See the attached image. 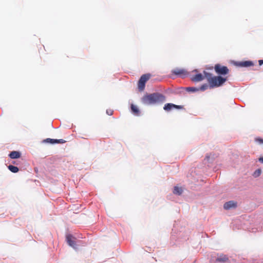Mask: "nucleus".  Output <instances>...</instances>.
Segmentation results:
<instances>
[{"label":"nucleus","mask_w":263,"mask_h":263,"mask_svg":"<svg viewBox=\"0 0 263 263\" xmlns=\"http://www.w3.org/2000/svg\"><path fill=\"white\" fill-rule=\"evenodd\" d=\"M237 65L240 67H250L253 66L254 64L251 61H246L243 62H240Z\"/></svg>","instance_id":"obj_10"},{"label":"nucleus","mask_w":263,"mask_h":263,"mask_svg":"<svg viewBox=\"0 0 263 263\" xmlns=\"http://www.w3.org/2000/svg\"><path fill=\"white\" fill-rule=\"evenodd\" d=\"M205 77H204V74L203 75L201 73H198L194 76H193L191 78V80L193 82H200L203 80Z\"/></svg>","instance_id":"obj_8"},{"label":"nucleus","mask_w":263,"mask_h":263,"mask_svg":"<svg viewBox=\"0 0 263 263\" xmlns=\"http://www.w3.org/2000/svg\"><path fill=\"white\" fill-rule=\"evenodd\" d=\"M131 110L132 112L136 115L139 116L140 115V111L138 107L134 104L131 105Z\"/></svg>","instance_id":"obj_12"},{"label":"nucleus","mask_w":263,"mask_h":263,"mask_svg":"<svg viewBox=\"0 0 263 263\" xmlns=\"http://www.w3.org/2000/svg\"><path fill=\"white\" fill-rule=\"evenodd\" d=\"M172 73L179 76L182 78H184L188 75L187 71L184 69L176 68L172 70Z\"/></svg>","instance_id":"obj_4"},{"label":"nucleus","mask_w":263,"mask_h":263,"mask_svg":"<svg viewBox=\"0 0 263 263\" xmlns=\"http://www.w3.org/2000/svg\"><path fill=\"white\" fill-rule=\"evenodd\" d=\"M229 260L228 257L224 254H218L217 257L216 258L215 261L220 262H225Z\"/></svg>","instance_id":"obj_7"},{"label":"nucleus","mask_w":263,"mask_h":263,"mask_svg":"<svg viewBox=\"0 0 263 263\" xmlns=\"http://www.w3.org/2000/svg\"><path fill=\"white\" fill-rule=\"evenodd\" d=\"M259 161L260 162H261V163H263V157H260L259 159Z\"/></svg>","instance_id":"obj_26"},{"label":"nucleus","mask_w":263,"mask_h":263,"mask_svg":"<svg viewBox=\"0 0 263 263\" xmlns=\"http://www.w3.org/2000/svg\"><path fill=\"white\" fill-rule=\"evenodd\" d=\"M214 69L217 74L221 75L227 74L229 71V70L227 66H222L219 64H217L215 65Z\"/></svg>","instance_id":"obj_3"},{"label":"nucleus","mask_w":263,"mask_h":263,"mask_svg":"<svg viewBox=\"0 0 263 263\" xmlns=\"http://www.w3.org/2000/svg\"><path fill=\"white\" fill-rule=\"evenodd\" d=\"M78 212H73V213L74 214H77Z\"/></svg>","instance_id":"obj_27"},{"label":"nucleus","mask_w":263,"mask_h":263,"mask_svg":"<svg viewBox=\"0 0 263 263\" xmlns=\"http://www.w3.org/2000/svg\"><path fill=\"white\" fill-rule=\"evenodd\" d=\"M145 84L140 79L138 81V88L140 91H143L145 88Z\"/></svg>","instance_id":"obj_14"},{"label":"nucleus","mask_w":263,"mask_h":263,"mask_svg":"<svg viewBox=\"0 0 263 263\" xmlns=\"http://www.w3.org/2000/svg\"><path fill=\"white\" fill-rule=\"evenodd\" d=\"M237 206V202L234 201H229L226 202L223 205V208L226 210H229L235 208Z\"/></svg>","instance_id":"obj_6"},{"label":"nucleus","mask_w":263,"mask_h":263,"mask_svg":"<svg viewBox=\"0 0 263 263\" xmlns=\"http://www.w3.org/2000/svg\"><path fill=\"white\" fill-rule=\"evenodd\" d=\"M9 156L11 159H17L21 157V154L17 151H12L9 154Z\"/></svg>","instance_id":"obj_11"},{"label":"nucleus","mask_w":263,"mask_h":263,"mask_svg":"<svg viewBox=\"0 0 263 263\" xmlns=\"http://www.w3.org/2000/svg\"><path fill=\"white\" fill-rule=\"evenodd\" d=\"M45 141L46 142L50 143L51 144H54V143H64L65 141L63 139H53L50 138H47L46 140H45Z\"/></svg>","instance_id":"obj_9"},{"label":"nucleus","mask_w":263,"mask_h":263,"mask_svg":"<svg viewBox=\"0 0 263 263\" xmlns=\"http://www.w3.org/2000/svg\"><path fill=\"white\" fill-rule=\"evenodd\" d=\"M165 100V96L159 93L145 95L141 99L142 102L147 105L163 102Z\"/></svg>","instance_id":"obj_1"},{"label":"nucleus","mask_w":263,"mask_h":263,"mask_svg":"<svg viewBox=\"0 0 263 263\" xmlns=\"http://www.w3.org/2000/svg\"><path fill=\"white\" fill-rule=\"evenodd\" d=\"M106 113H107L108 115H112V113H113V111H112V110H107V111H106Z\"/></svg>","instance_id":"obj_24"},{"label":"nucleus","mask_w":263,"mask_h":263,"mask_svg":"<svg viewBox=\"0 0 263 263\" xmlns=\"http://www.w3.org/2000/svg\"><path fill=\"white\" fill-rule=\"evenodd\" d=\"M66 240L68 244L71 247L76 249V238L72 235L68 234L66 236Z\"/></svg>","instance_id":"obj_5"},{"label":"nucleus","mask_w":263,"mask_h":263,"mask_svg":"<svg viewBox=\"0 0 263 263\" xmlns=\"http://www.w3.org/2000/svg\"><path fill=\"white\" fill-rule=\"evenodd\" d=\"M203 73L211 88L218 87L222 85L227 81L226 78H223L221 76L212 77L211 73L205 71H203Z\"/></svg>","instance_id":"obj_2"},{"label":"nucleus","mask_w":263,"mask_h":263,"mask_svg":"<svg viewBox=\"0 0 263 263\" xmlns=\"http://www.w3.org/2000/svg\"><path fill=\"white\" fill-rule=\"evenodd\" d=\"M151 74H143L140 78V80L142 81L144 83H146V82L150 79Z\"/></svg>","instance_id":"obj_13"},{"label":"nucleus","mask_w":263,"mask_h":263,"mask_svg":"<svg viewBox=\"0 0 263 263\" xmlns=\"http://www.w3.org/2000/svg\"><path fill=\"white\" fill-rule=\"evenodd\" d=\"M173 193L175 194L180 195L182 193V190L181 187L176 186L174 187Z\"/></svg>","instance_id":"obj_16"},{"label":"nucleus","mask_w":263,"mask_h":263,"mask_svg":"<svg viewBox=\"0 0 263 263\" xmlns=\"http://www.w3.org/2000/svg\"><path fill=\"white\" fill-rule=\"evenodd\" d=\"M81 206V205H79V204L73 205L72 206V210L76 211L78 210L79 207H80Z\"/></svg>","instance_id":"obj_20"},{"label":"nucleus","mask_w":263,"mask_h":263,"mask_svg":"<svg viewBox=\"0 0 263 263\" xmlns=\"http://www.w3.org/2000/svg\"><path fill=\"white\" fill-rule=\"evenodd\" d=\"M261 174V170L258 169L257 170H256L253 174V176L255 177H257L258 176H259Z\"/></svg>","instance_id":"obj_18"},{"label":"nucleus","mask_w":263,"mask_h":263,"mask_svg":"<svg viewBox=\"0 0 263 263\" xmlns=\"http://www.w3.org/2000/svg\"><path fill=\"white\" fill-rule=\"evenodd\" d=\"M208 88V85L206 84H203L200 87V90H205Z\"/></svg>","instance_id":"obj_21"},{"label":"nucleus","mask_w":263,"mask_h":263,"mask_svg":"<svg viewBox=\"0 0 263 263\" xmlns=\"http://www.w3.org/2000/svg\"><path fill=\"white\" fill-rule=\"evenodd\" d=\"M258 63L260 66L263 64V60H260L258 61Z\"/></svg>","instance_id":"obj_25"},{"label":"nucleus","mask_w":263,"mask_h":263,"mask_svg":"<svg viewBox=\"0 0 263 263\" xmlns=\"http://www.w3.org/2000/svg\"><path fill=\"white\" fill-rule=\"evenodd\" d=\"M172 106V103H167L164 105L163 109L166 111H169L171 110L172 108H173V107Z\"/></svg>","instance_id":"obj_17"},{"label":"nucleus","mask_w":263,"mask_h":263,"mask_svg":"<svg viewBox=\"0 0 263 263\" xmlns=\"http://www.w3.org/2000/svg\"><path fill=\"white\" fill-rule=\"evenodd\" d=\"M187 89L189 90L193 91H195L197 90V89L195 87H188V88H187Z\"/></svg>","instance_id":"obj_23"},{"label":"nucleus","mask_w":263,"mask_h":263,"mask_svg":"<svg viewBox=\"0 0 263 263\" xmlns=\"http://www.w3.org/2000/svg\"><path fill=\"white\" fill-rule=\"evenodd\" d=\"M255 141L258 142L259 144H263V139H261L259 138H257L255 139Z\"/></svg>","instance_id":"obj_19"},{"label":"nucleus","mask_w":263,"mask_h":263,"mask_svg":"<svg viewBox=\"0 0 263 263\" xmlns=\"http://www.w3.org/2000/svg\"><path fill=\"white\" fill-rule=\"evenodd\" d=\"M9 170L13 173H17L18 171V168L15 166L9 165L8 166Z\"/></svg>","instance_id":"obj_15"},{"label":"nucleus","mask_w":263,"mask_h":263,"mask_svg":"<svg viewBox=\"0 0 263 263\" xmlns=\"http://www.w3.org/2000/svg\"><path fill=\"white\" fill-rule=\"evenodd\" d=\"M174 108H177V109H181L182 108V106H180V105H175L174 104H173V106Z\"/></svg>","instance_id":"obj_22"}]
</instances>
